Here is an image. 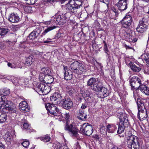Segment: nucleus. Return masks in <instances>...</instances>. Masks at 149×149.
<instances>
[{
	"label": "nucleus",
	"mask_w": 149,
	"mask_h": 149,
	"mask_svg": "<svg viewBox=\"0 0 149 149\" xmlns=\"http://www.w3.org/2000/svg\"><path fill=\"white\" fill-rule=\"evenodd\" d=\"M24 11L26 13H30L32 11V8L29 6H25L24 7Z\"/></svg>",
	"instance_id": "nucleus-44"
},
{
	"label": "nucleus",
	"mask_w": 149,
	"mask_h": 149,
	"mask_svg": "<svg viewBox=\"0 0 149 149\" xmlns=\"http://www.w3.org/2000/svg\"><path fill=\"white\" fill-rule=\"evenodd\" d=\"M125 46L126 48V49H132V47H130L129 46H128V45H125Z\"/></svg>",
	"instance_id": "nucleus-61"
},
{
	"label": "nucleus",
	"mask_w": 149,
	"mask_h": 149,
	"mask_svg": "<svg viewBox=\"0 0 149 149\" xmlns=\"http://www.w3.org/2000/svg\"><path fill=\"white\" fill-rule=\"evenodd\" d=\"M53 147L54 149H69L66 146H61V144L59 143L54 144Z\"/></svg>",
	"instance_id": "nucleus-32"
},
{
	"label": "nucleus",
	"mask_w": 149,
	"mask_h": 149,
	"mask_svg": "<svg viewBox=\"0 0 149 149\" xmlns=\"http://www.w3.org/2000/svg\"><path fill=\"white\" fill-rule=\"evenodd\" d=\"M77 118L82 121L86 120L87 118V115L85 113V110L83 109H79L77 113Z\"/></svg>",
	"instance_id": "nucleus-16"
},
{
	"label": "nucleus",
	"mask_w": 149,
	"mask_h": 149,
	"mask_svg": "<svg viewBox=\"0 0 149 149\" xmlns=\"http://www.w3.org/2000/svg\"><path fill=\"white\" fill-rule=\"evenodd\" d=\"M103 86L102 82L99 81L94 85V86H93L91 89L95 91L98 92L99 93Z\"/></svg>",
	"instance_id": "nucleus-19"
},
{
	"label": "nucleus",
	"mask_w": 149,
	"mask_h": 149,
	"mask_svg": "<svg viewBox=\"0 0 149 149\" xmlns=\"http://www.w3.org/2000/svg\"><path fill=\"white\" fill-rule=\"evenodd\" d=\"M43 80L45 83L51 84L53 82L54 79L51 75H46L44 78Z\"/></svg>",
	"instance_id": "nucleus-28"
},
{
	"label": "nucleus",
	"mask_w": 149,
	"mask_h": 149,
	"mask_svg": "<svg viewBox=\"0 0 149 149\" xmlns=\"http://www.w3.org/2000/svg\"><path fill=\"white\" fill-rule=\"evenodd\" d=\"M19 19L17 13H13L9 15L8 19L10 22L16 23L19 20Z\"/></svg>",
	"instance_id": "nucleus-17"
},
{
	"label": "nucleus",
	"mask_w": 149,
	"mask_h": 149,
	"mask_svg": "<svg viewBox=\"0 0 149 149\" xmlns=\"http://www.w3.org/2000/svg\"><path fill=\"white\" fill-rule=\"evenodd\" d=\"M100 133L103 135H104L106 132L105 130L104 127L103 126H102L100 127Z\"/></svg>",
	"instance_id": "nucleus-48"
},
{
	"label": "nucleus",
	"mask_w": 149,
	"mask_h": 149,
	"mask_svg": "<svg viewBox=\"0 0 149 149\" xmlns=\"http://www.w3.org/2000/svg\"><path fill=\"white\" fill-rule=\"evenodd\" d=\"M3 103L0 107L1 111L2 110L5 112H6V111H8L11 112H14L15 111L14 107L13 106V103L10 101L3 100Z\"/></svg>",
	"instance_id": "nucleus-7"
},
{
	"label": "nucleus",
	"mask_w": 149,
	"mask_h": 149,
	"mask_svg": "<svg viewBox=\"0 0 149 149\" xmlns=\"http://www.w3.org/2000/svg\"><path fill=\"white\" fill-rule=\"evenodd\" d=\"M51 39L48 38H47V39L45 40L44 41V43H47L51 42Z\"/></svg>",
	"instance_id": "nucleus-55"
},
{
	"label": "nucleus",
	"mask_w": 149,
	"mask_h": 149,
	"mask_svg": "<svg viewBox=\"0 0 149 149\" xmlns=\"http://www.w3.org/2000/svg\"><path fill=\"white\" fill-rule=\"evenodd\" d=\"M8 66L10 67L11 68H13V67H12V64L10 63H8Z\"/></svg>",
	"instance_id": "nucleus-60"
},
{
	"label": "nucleus",
	"mask_w": 149,
	"mask_h": 149,
	"mask_svg": "<svg viewBox=\"0 0 149 149\" xmlns=\"http://www.w3.org/2000/svg\"><path fill=\"white\" fill-rule=\"evenodd\" d=\"M122 26L124 28L130 29L132 23L130 22L121 21Z\"/></svg>",
	"instance_id": "nucleus-34"
},
{
	"label": "nucleus",
	"mask_w": 149,
	"mask_h": 149,
	"mask_svg": "<svg viewBox=\"0 0 149 149\" xmlns=\"http://www.w3.org/2000/svg\"><path fill=\"white\" fill-rule=\"evenodd\" d=\"M136 92H134V97L135 100L138 106L141 105V104H144V103L143 101V100L140 99V97L139 95L138 94L137 91H136Z\"/></svg>",
	"instance_id": "nucleus-20"
},
{
	"label": "nucleus",
	"mask_w": 149,
	"mask_h": 149,
	"mask_svg": "<svg viewBox=\"0 0 149 149\" xmlns=\"http://www.w3.org/2000/svg\"><path fill=\"white\" fill-rule=\"evenodd\" d=\"M42 31V30L40 28H37L29 34V37L31 40L34 39L38 37Z\"/></svg>",
	"instance_id": "nucleus-15"
},
{
	"label": "nucleus",
	"mask_w": 149,
	"mask_h": 149,
	"mask_svg": "<svg viewBox=\"0 0 149 149\" xmlns=\"http://www.w3.org/2000/svg\"><path fill=\"white\" fill-rule=\"evenodd\" d=\"M0 149H4V146L2 143L0 144Z\"/></svg>",
	"instance_id": "nucleus-59"
},
{
	"label": "nucleus",
	"mask_w": 149,
	"mask_h": 149,
	"mask_svg": "<svg viewBox=\"0 0 149 149\" xmlns=\"http://www.w3.org/2000/svg\"><path fill=\"white\" fill-rule=\"evenodd\" d=\"M71 71L78 75L83 74L86 71V65L78 61H75L70 64Z\"/></svg>",
	"instance_id": "nucleus-2"
},
{
	"label": "nucleus",
	"mask_w": 149,
	"mask_h": 149,
	"mask_svg": "<svg viewBox=\"0 0 149 149\" xmlns=\"http://www.w3.org/2000/svg\"><path fill=\"white\" fill-rule=\"evenodd\" d=\"M38 91L39 93H41L42 95L47 94L50 91L49 87L45 84L41 83L37 87Z\"/></svg>",
	"instance_id": "nucleus-13"
},
{
	"label": "nucleus",
	"mask_w": 149,
	"mask_h": 149,
	"mask_svg": "<svg viewBox=\"0 0 149 149\" xmlns=\"http://www.w3.org/2000/svg\"><path fill=\"white\" fill-rule=\"evenodd\" d=\"M13 139L12 135L10 133L7 132L5 134L4 137V139L6 143L8 144L11 143Z\"/></svg>",
	"instance_id": "nucleus-26"
},
{
	"label": "nucleus",
	"mask_w": 149,
	"mask_h": 149,
	"mask_svg": "<svg viewBox=\"0 0 149 149\" xmlns=\"http://www.w3.org/2000/svg\"><path fill=\"white\" fill-rule=\"evenodd\" d=\"M147 20L145 17L140 20L136 28L137 31L140 33H143L146 32L148 27L147 24Z\"/></svg>",
	"instance_id": "nucleus-9"
},
{
	"label": "nucleus",
	"mask_w": 149,
	"mask_h": 149,
	"mask_svg": "<svg viewBox=\"0 0 149 149\" xmlns=\"http://www.w3.org/2000/svg\"><path fill=\"white\" fill-rule=\"evenodd\" d=\"M64 71H63L64 74V79L66 80H69L71 79L72 77V74H70V71L67 68H66L64 67Z\"/></svg>",
	"instance_id": "nucleus-21"
},
{
	"label": "nucleus",
	"mask_w": 149,
	"mask_h": 149,
	"mask_svg": "<svg viewBox=\"0 0 149 149\" xmlns=\"http://www.w3.org/2000/svg\"><path fill=\"white\" fill-rule=\"evenodd\" d=\"M46 109L51 114L55 116H57L59 112V110L54 104L48 103L45 105Z\"/></svg>",
	"instance_id": "nucleus-11"
},
{
	"label": "nucleus",
	"mask_w": 149,
	"mask_h": 149,
	"mask_svg": "<svg viewBox=\"0 0 149 149\" xmlns=\"http://www.w3.org/2000/svg\"><path fill=\"white\" fill-rule=\"evenodd\" d=\"M23 127L25 129H28L30 128V126L28 123H24L23 124Z\"/></svg>",
	"instance_id": "nucleus-50"
},
{
	"label": "nucleus",
	"mask_w": 149,
	"mask_h": 149,
	"mask_svg": "<svg viewBox=\"0 0 149 149\" xmlns=\"http://www.w3.org/2000/svg\"><path fill=\"white\" fill-rule=\"evenodd\" d=\"M122 21L130 22L131 23L132 22L133 20L130 14H126V16L123 18Z\"/></svg>",
	"instance_id": "nucleus-33"
},
{
	"label": "nucleus",
	"mask_w": 149,
	"mask_h": 149,
	"mask_svg": "<svg viewBox=\"0 0 149 149\" xmlns=\"http://www.w3.org/2000/svg\"><path fill=\"white\" fill-rule=\"evenodd\" d=\"M21 80L19 78H15L13 80L12 82L15 86H18V85L21 84Z\"/></svg>",
	"instance_id": "nucleus-40"
},
{
	"label": "nucleus",
	"mask_w": 149,
	"mask_h": 149,
	"mask_svg": "<svg viewBox=\"0 0 149 149\" xmlns=\"http://www.w3.org/2000/svg\"><path fill=\"white\" fill-rule=\"evenodd\" d=\"M104 50L105 51L106 53L108 54L107 52H108L109 50L108 49L107 45L104 46Z\"/></svg>",
	"instance_id": "nucleus-56"
},
{
	"label": "nucleus",
	"mask_w": 149,
	"mask_h": 149,
	"mask_svg": "<svg viewBox=\"0 0 149 149\" xmlns=\"http://www.w3.org/2000/svg\"><path fill=\"white\" fill-rule=\"evenodd\" d=\"M138 40V37L137 36L133 37V39H132V42H136Z\"/></svg>",
	"instance_id": "nucleus-54"
},
{
	"label": "nucleus",
	"mask_w": 149,
	"mask_h": 149,
	"mask_svg": "<svg viewBox=\"0 0 149 149\" xmlns=\"http://www.w3.org/2000/svg\"><path fill=\"white\" fill-rule=\"evenodd\" d=\"M100 97L104 98L107 97L109 94V91L104 86L99 93Z\"/></svg>",
	"instance_id": "nucleus-24"
},
{
	"label": "nucleus",
	"mask_w": 149,
	"mask_h": 149,
	"mask_svg": "<svg viewBox=\"0 0 149 149\" xmlns=\"http://www.w3.org/2000/svg\"><path fill=\"white\" fill-rule=\"evenodd\" d=\"M30 74L33 75H35L36 74L37 72L34 69L31 68L30 69Z\"/></svg>",
	"instance_id": "nucleus-49"
},
{
	"label": "nucleus",
	"mask_w": 149,
	"mask_h": 149,
	"mask_svg": "<svg viewBox=\"0 0 149 149\" xmlns=\"http://www.w3.org/2000/svg\"><path fill=\"white\" fill-rule=\"evenodd\" d=\"M138 113L137 116L140 120H145L148 117L146 109L145 104H141L138 106Z\"/></svg>",
	"instance_id": "nucleus-8"
},
{
	"label": "nucleus",
	"mask_w": 149,
	"mask_h": 149,
	"mask_svg": "<svg viewBox=\"0 0 149 149\" xmlns=\"http://www.w3.org/2000/svg\"><path fill=\"white\" fill-rule=\"evenodd\" d=\"M127 144L129 149H139V139L137 136L132 135L127 139Z\"/></svg>",
	"instance_id": "nucleus-4"
},
{
	"label": "nucleus",
	"mask_w": 149,
	"mask_h": 149,
	"mask_svg": "<svg viewBox=\"0 0 149 149\" xmlns=\"http://www.w3.org/2000/svg\"><path fill=\"white\" fill-rule=\"evenodd\" d=\"M114 15H115V16L116 17H118V11H117V12H116L114 14H113Z\"/></svg>",
	"instance_id": "nucleus-62"
},
{
	"label": "nucleus",
	"mask_w": 149,
	"mask_h": 149,
	"mask_svg": "<svg viewBox=\"0 0 149 149\" xmlns=\"http://www.w3.org/2000/svg\"><path fill=\"white\" fill-rule=\"evenodd\" d=\"M97 78L91 77L89 79L87 82V86H89L91 89L93 86H94L96 83Z\"/></svg>",
	"instance_id": "nucleus-23"
},
{
	"label": "nucleus",
	"mask_w": 149,
	"mask_h": 149,
	"mask_svg": "<svg viewBox=\"0 0 149 149\" xmlns=\"http://www.w3.org/2000/svg\"><path fill=\"white\" fill-rule=\"evenodd\" d=\"M63 99L62 98V96H61V97L58 98L54 101L52 102V103L56 104H58L63 102Z\"/></svg>",
	"instance_id": "nucleus-43"
},
{
	"label": "nucleus",
	"mask_w": 149,
	"mask_h": 149,
	"mask_svg": "<svg viewBox=\"0 0 149 149\" xmlns=\"http://www.w3.org/2000/svg\"><path fill=\"white\" fill-rule=\"evenodd\" d=\"M21 144L24 147L27 148L29 145V142L28 141H25Z\"/></svg>",
	"instance_id": "nucleus-46"
},
{
	"label": "nucleus",
	"mask_w": 149,
	"mask_h": 149,
	"mask_svg": "<svg viewBox=\"0 0 149 149\" xmlns=\"http://www.w3.org/2000/svg\"><path fill=\"white\" fill-rule=\"evenodd\" d=\"M130 83L131 89H135L136 91H138L142 85L140 78L136 76H134L130 78Z\"/></svg>",
	"instance_id": "nucleus-6"
},
{
	"label": "nucleus",
	"mask_w": 149,
	"mask_h": 149,
	"mask_svg": "<svg viewBox=\"0 0 149 149\" xmlns=\"http://www.w3.org/2000/svg\"><path fill=\"white\" fill-rule=\"evenodd\" d=\"M56 28L55 26H53L51 27H49L47 29H45L44 31L43 32L41 35H40V37H43V36H44L45 35V34L47 33L48 32L51 31L54 29Z\"/></svg>",
	"instance_id": "nucleus-36"
},
{
	"label": "nucleus",
	"mask_w": 149,
	"mask_h": 149,
	"mask_svg": "<svg viewBox=\"0 0 149 149\" xmlns=\"http://www.w3.org/2000/svg\"><path fill=\"white\" fill-rule=\"evenodd\" d=\"M112 10L113 11L112 13L113 14H114L116 12L118 11V10L116 9L115 8H113Z\"/></svg>",
	"instance_id": "nucleus-58"
},
{
	"label": "nucleus",
	"mask_w": 149,
	"mask_h": 149,
	"mask_svg": "<svg viewBox=\"0 0 149 149\" xmlns=\"http://www.w3.org/2000/svg\"><path fill=\"white\" fill-rule=\"evenodd\" d=\"M128 0H119V1L116 5L118 9L121 11H123L127 9V8Z\"/></svg>",
	"instance_id": "nucleus-14"
},
{
	"label": "nucleus",
	"mask_w": 149,
	"mask_h": 149,
	"mask_svg": "<svg viewBox=\"0 0 149 149\" xmlns=\"http://www.w3.org/2000/svg\"><path fill=\"white\" fill-rule=\"evenodd\" d=\"M61 95L58 92H56L54 93L53 95L50 97V100L52 102L54 101L59 97H61Z\"/></svg>",
	"instance_id": "nucleus-30"
},
{
	"label": "nucleus",
	"mask_w": 149,
	"mask_h": 149,
	"mask_svg": "<svg viewBox=\"0 0 149 149\" xmlns=\"http://www.w3.org/2000/svg\"><path fill=\"white\" fill-rule=\"evenodd\" d=\"M94 137L96 139H99V135L97 134H95L94 136Z\"/></svg>",
	"instance_id": "nucleus-57"
},
{
	"label": "nucleus",
	"mask_w": 149,
	"mask_h": 149,
	"mask_svg": "<svg viewBox=\"0 0 149 149\" xmlns=\"http://www.w3.org/2000/svg\"><path fill=\"white\" fill-rule=\"evenodd\" d=\"M143 60H145L149 67V54H145L142 55Z\"/></svg>",
	"instance_id": "nucleus-37"
},
{
	"label": "nucleus",
	"mask_w": 149,
	"mask_h": 149,
	"mask_svg": "<svg viewBox=\"0 0 149 149\" xmlns=\"http://www.w3.org/2000/svg\"><path fill=\"white\" fill-rule=\"evenodd\" d=\"M2 97H4L3 96H2V95H0V105H2V104L4 103L3 102V98Z\"/></svg>",
	"instance_id": "nucleus-53"
},
{
	"label": "nucleus",
	"mask_w": 149,
	"mask_h": 149,
	"mask_svg": "<svg viewBox=\"0 0 149 149\" xmlns=\"http://www.w3.org/2000/svg\"><path fill=\"white\" fill-rule=\"evenodd\" d=\"M117 116L120 121L117 133L120 134L124 131V125H125V124L128 122V118L125 114L122 113H119L117 115Z\"/></svg>",
	"instance_id": "nucleus-5"
},
{
	"label": "nucleus",
	"mask_w": 149,
	"mask_h": 149,
	"mask_svg": "<svg viewBox=\"0 0 149 149\" xmlns=\"http://www.w3.org/2000/svg\"><path fill=\"white\" fill-rule=\"evenodd\" d=\"M87 107V104L86 103L82 104L81 108L79 109L84 110Z\"/></svg>",
	"instance_id": "nucleus-52"
},
{
	"label": "nucleus",
	"mask_w": 149,
	"mask_h": 149,
	"mask_svg": "<svg viewBox=\"0 0 149 149\" xmlns=\"http://www.w3.org/2000/svg\"><path fill=\"white\" fill-rule=\"evenodd\" d=\"M83 1L81 0L69 1L66 6V9L72 14L77 15L79 18L83 17L84 13L79 12V8L82 6Z\"/></svg>",
	"instance_id": "nucleus-1"
},
{
	"label": "nucleus",
	"mask_w": 149,
	"mask_h": 149,
	"mask_svg": "<svg viewBox=\"0 0 149 149\" xmlns=\"http://www.w3.org/2000/svg\"><path fill=\"white\" fill-rule=\"evenodd\" d=\"M147 45L149 47V38L147 41Z\"/></svg>",
	"instance_id": "nucleus-64"
},
{
	"label": "nucleus",
	"mask_w": 149,
	"mask_h": 149,
	"mask_svg": "<svg viewBox=\"0 0 149 149\" xmlns=\"http://www.w3.org/2000/svg\"><path fill=\"white\" fill-rule=\"evenodd\" d=\"M33 56H30L27 58L26 62L27 64L30 65L34 61V59H33Z\"/></svg>",
	"instance_id": "nucleus-41"
},
{
	"label": "nucleus",
	"mask_w": 149,
	"mask_h": 149,
	"mask_svg": "<svg viewBox=\"0 0 149 149\" xmlns=\"http://www.w3.org/2000/svg\"><path fill=\"white\" fill-rule=\"evenodd\" d=\"M41 141H43L45 142H47L49 141L50 139V137L47 135H45L44 137H39L38 138Z\"/></svg>",
	"instance_id": "nucleus-38"
},
{
	"label": "nucleus",
	"mask_w": 149,
	"mask_h": 149,
	"mask_svg": "<svg viewBox=\"0 0 149 149\" xmlns=\"http://www.w3.org/2000/svg\"><path fill=\"white\" fill-rule=\"evenodd\" d=\"M80 130L81 132L85 135L90 136L93 132V130L92 125L88 123H85L82 125H81Z\"/></svg>",
	"instance_id": "nucleus-10"
},
{
	"label": "nucleus",
	"mask_w": 149,
	"mask_h": 149,
	"mask_svg": "<svg viewBox=\"0 0 149 149\" xmlns=\"http://www.w3.org/2000/svg\"><path fill=\"white\" fill-rule=\"evenodd\" d=\"M59 14H60V15L59 16L60 18H61V19L63 21L67 19V14L66 13H65L63 14H61V13Z\"/></svg>",
	"instance_id": "nucleus-47"
},
{
	"label": "nucleus",
	"mask_w": 149,
	"mask_h": 149,
	"mask_svg": "<svg viewBox=\"0 0 149 149\" xmlns=\"http://www.w3.org/2000/svg\"><path fill=\"white\" fill-rule=\"evenodd\" d=\"M63 22L64 21L61 18H60L59 16H58L56 18V24L61 25Z\"/></svg>",
	"instance_id": "nucleus-45"
},
{
	"label": "nucleus",
	"mask_w": 149,
	"mask_h": 149,
	"mask_svg": "<svg viewBox=\"0 0 149 149\" xmlns=\"http://www.w3.org/2000/svg\"><path fill=\"white\" fill-rule=\"evenodd\" d=\"M57 37H60L61 36V33H58L57 34Z\"/></svg>",
	"instance_id": "nucleus-63"
},
{
	"label": "nucleus",
	"mask_w": 149,
	"mask_h": 149,
	"mask_svg": "<svg viewBox=\"0 0 149 149\" xmlns=\"http://www.w3.org/2000/svg\"><path fill=\"white\" fill-rule=\"evenodd\" d=\"M41 72L46 75H51L52 73L50 68L48 67H43L42 68Z\"/></svg>",
	"instance_id": "nucleus-31"
},
{
	"label": "nucleus",
	"mask_w": 149,
	"mask_h": 149,
	"mask_svg": "<svg viewBox=\"0 0 149 149\" xmlns=\"http://www.w3.org/2000/svg\"><path fill=\"white\" fill-rule=\"evenodd\" d=\"M63 116L64 118L66 120L65 126L64 127L65 130L68 131L70 134L72 136L77 137L78 136L77 130L73 127L69 121V119L70 117V113H65L63 114Z\"/></svg>",
	"instance_id": "nucleus-3"
},
{
	"label": "nucleus",
	"mask_w": 149,
	"mask_h": 149,
	"mask_svg": "<svg viewBox=\"0 0 149 149\" xmlns=\"http://www.w3.org/2000/svg\"><path fill=\"white\" fill-rule=\"evenodd\" d=\"M67 92L69 95L73 96V95L75 92V90L71 87H69L67 89Z\"/></svg>",
	"instance_id": "nucleus-39"
},
{
	"label": "nucleus",
	"mask_w": 149,
	"mask_h": 149,
	"mask_svg": "<svg viewBox=\"0 0 149 149\" xmlns=\"http://www.w3.org/2000/svg\"><path fill=\"white\" fill-rule=\"evenodd\" d=\"M20 110L22 111L26 112L29 111V108L28 104L25 101H22L19 104Z\"/></svg>",
	"instance_id": "nucleus-18"
},
{
	"label": "nucleus",
	"mask_w": 149,
	"mask_h": 149,
	"mask_svg": "<svg viewBox=\"0 0 149 149\" xmlns=\"http://www.w3.org/2000/svg\"><path fill=\"white\" fill-rule=\"evenodd\" d=\"M100 1L103 2L108 6L109 4L110 0H100Z\"/></svg>",
	"instance_id": "nucleus-51"
},
{
	"label": "nucleus",
	"mask_w": 149,
	"mask_h": 149,
	"mask_svg": "<svg viewBox=\"0 0 149 149\" xmlns=\"http://www.w3.org/2000/svg\"><path fill=\"white\" fill-rule=\"evenodd\" d=\"M10 92L9 89L7 88L0 90V94L4 96L8 95L10 93Z\"/></svg>",
	"instance_id": "nucleus-35"
},
{
	"label": "nucleus",
	"mask_w": 149,
	"mask_h": 149,
	"mask_svg": "<svg viewBox=\"0 0 149 149\" xmlns=\"http://www.w3.org/2000/svg\"><path fill=\"white\" fill-rule=\"evenodd\" d=\"M143 93L147 95H149V88L146 86L142 85L139 89Z\"/></svg>",
	"instance_id": "nucleus-27"
},
{
	"label": "nucleus",
	"mask_w": 149,
	"mask_h": 149,
	"mask_svg": "<svg viewBox=\"0 0 149 149\" xmlns=\"http://www.w3.org/2000/svg\"><path fill=\"white\" fill-rule=\"evenodd\" d=\"M7 115L2 111H0V123L6 122Z\"/></svg>",
	"instance_id": "nucleus-29"
},
{
	"label": "nucleus",
	"mask_w": 149,
	"mask_h": 149,
	"mask_svg": "<svg viewBox=\"0 0 149 149\" xmlns=\"http://www.w3.org/2000/svg\"><path fill=\"white\" fill-rule=\"evenodd\" d=\"M129 64L131 69L134 72H139L141 70L139 65H136L134 63L130 62L129 63Z\"/></svg>",
	"instance_id": "nucleus-22"
},
{
	"label": "nucleus",
	"mask_w": 149,
	"mask_h": 149,
	"mask_svg": "<svg viewBox=\"0 0 149 149\" xmlns=\"http://www.w3.org/2000/svg\"><path fill=\"white\" fill-rule=\"evenodd\" d=\"M8 32L7 29L2 28L0 29V35L3 36L6 35Z\"/></svg>",
	"instance_id": "nucleus-42"
},
{
	"label": "nucleus",
	"mask_w": 149,
	"mask_h": 149,
	"mask_svg": "<svg viewBox=\"0 0 149 149\" xmlns=\"http://www.w3.org/2000/svg\"><path fill=\"white\" fill-rule=\"evenodd\" d=\"M117 127L113 124H108L107 126V131L109 133H113L116 130Z\"/></svg>",
	"instance_id": "nucleus-25"
},
{
	"label": "nucleus",
	"mask_w": 149,
	"mask_h": 149,
	"mask_svg": "<svg viewBox=\"0 0 149 149\" xmlns=\"http://www.w3.org/2000/svg\"><path fill=\"white\" fill-rule=\"evenodd\" d=\"M61 104L62 107L66 110H69L73 107V102L70 98H64Z\"/></svg>",
	"instance_id": "nucleus-12"
}]
</instances>
